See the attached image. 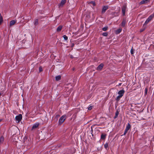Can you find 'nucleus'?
I'll use <instances>...</instances> for the list:
<instances>
[{
	"label": "nucleus",
	"mask_w": 154,
	"mask_h": 154,
	"mask_svg": "<svg viewBox=\"0 0 154 154\" xmlns=\"http://www.w3.org/2000/svg\"><path fill=\"white\" fill-rule=\"evenodd\" d=\"M108 29V26H105L102 28V29L103 31H107Z\"/></svg>",
	"instance_id": "5701e85b"
},
{
	"label": "nucleus",
	"mask_w": 154,
	"mask_h": 154,
	"mask_svg": "<svg viewBox=\"0 0 154 154\" xmlns=\"http://www.w3.org/2000/svg\"><path fill=\"white\" fill-rule=\"evenodd\" d=\"M2 94L0 93V96Z\"/></svg>",
	"instance_id": "ea45409f"
},
{
	"label": "nucleus",
	"mask_w": 154,
	"mask_h": 154,
	"mask_svg": "<svg viewBox=\"0 0 154 154\" xmlns=\"http://www.w3.org/2000/svg\"><path fill=\"white\" fill-rule=\"evenodd\" d=\"M43 70L42 67L41 66H40L39 68V72H41Z\"/></svg>",
	"instance_id": "c756f323"
},
{
	"label": "nucleus",
	"mask_w": 154,
	"mask_h": 154,
	"mask_svg": "<svg viewBox=\"0 0 154 154\" xmlns=\"http://www.w3.org/2000/svg\"><path fill=\"white\" fill-rule=\"evenodd\" d=\"M131 54H134V51L132 48L131 50Z\"/></svg>",
	"instance_id": "473e14b6"
},
{
	"label": "nucleus",
	"mask_w": 154,
	"mask_h": 154,
	"mask_svg": "<svg viewBox=\"0 0 154 154\" xmlns=\"http://www.w3.org/2000/svg\"><path fill=\"white\" fill-rule=\"evenodd\" d=\"M104 66L103 64L102 63H101L97 68V70H101L102 69Z\"/></svg>",
	"instance_id": "0eeeda50"
},
{
	"label": "nucleus",
	"mask_w": 154,
	"mask_h": 154,
	"mask_svg": "<svg viewBox=\"0 0 154 154\" xmlns=\"http://www.w3.org/2000/svg\"><path fill=\"white\" fill-rule=\"evenodd\" d=\"M3 21V19L1 15V14H0V25L2 23Z\"/></svg>",
	"instance_id": "412c9836"
},
{
	"label": "nucleus",
	"mask_w": 154,
	"mask_h": 154,
	"mask_svg": "<svg viewBox=\"0 0 154 154\" xmlns=\"http://www.w3.org/2000/svg\"><path fill=\"white\" fill-rule=\"evenodd\" d=\"M150 21H149V20L146 19V21H145L144 23L143 24V26H145V25H146Z\"/></svg>",
	"instance_id": "a878e982"
},
{
	"label": "nucleus",
	"mask_w": 154,
	"mask_h": 154,
	"mask_svg": "<svg viewBox=\"0 0 154 154\" xmlns=\"http://www.w3.org/2000/svg\"><path fill=\"white\" fill-rule=\"evenodd\" d=\"M39 123L38 122H37L35 123L32 126V130H33L36 129L39 125Z\"/></svg>",
	"instance_id": "423d86ee"
},
{
	"label": "nucleus",
	"mask_w": 154,
	"mask_h": 154,
	"mask_svg": "<svg viewBox=\"0 0 154 154\" xmlns=\"http://www.w3.org/2000/svg\"><path fill=\"white\" fill-rule=\"evenodd\" d=\"M2 121V119H0V122H1Z\"/></svg>",
	"instance_id": "58836bf2"
},
{
	"label": "nucleus",
	"mask_w": 154,
	"mask_h": 154,
	"mask_svg": "<svg viewBox=\"0 0 154 154\" xmlns=\"http://www.w3.org/2000/svg\"><path fill=\"white\" fill-rule=\"evenodd\" d=\"M154 17V12L150 15L147 19V20L150 21Z\"/></svg>",
	"instance_id": "9d476101"
},
{
	"label": "nucleus",
	"mask_w": 154,
	"mask_h": 154,
	"mask_svg": "<svg viewBox=\"0 0 154 154\" xmlns=\"http://www.w3.org/2000/svg\"><path fill=\"white\" fill-rule=\"evenodd\" d=\"M108 6L107 5H105L104 6L103 8L102 11V14H103L105 13L106 11L108 9Z\"/></svg>",
	"instance_id": "39448f33"
},
{
	"label": "nucleus",
	"mask_w": 154,
	"mask_h": 154,
	"mask_svg": "<svg viewBox=\"0 0 154 154\" xmlns=\"http://www.w3.org/2000/svg\"><path fill=\"white\" fill-rule=\"evenodd\" d=\"M144 91H145L144 95H145L147 94V91H148L147 88H145V89Z\"/></svg>",
	"instance_id": "c85d7f7f"
},
{
	"label": "nucleus",
	"mask_w": 154,
	"mask_h": 154,
	"mask_svg": "<svg viewBox=\"0 0 154 154\" xmlns=\"http://www.w3.org/2000/svg\"><path fill=\"white\" fill-rule=\"evenodd\" d=\"M106 135L105 134H102L101 135L100 139L103 140H105L106 138Z\"/></svg>",
	"instance_id": "6e6552de"
},
{
	"label": "nucleus",
	"mask_w": 154,
	"mask_h": 154,
	"mask_svg": "<svg viewBox=\"0 0 154 154\" xmlns=\"http://www.w3.org/2000/svg\"><path fill=\"white\" fill-rule=\"evenodd\" d=\"M66 0H62L60 3L58 4L59 7L60 8L63 7L66 3Z\"/></svg>",
	"instance_id": "20e7f679"
},
{
	"label": "nucleus",
	"mask_w": 154,
	"mask_h": 154,
	"mask_svg": "<svg viewBox=\"0 0 154 154\" xmlns=\"http://www.w3.org/2000/svg\"><path fill=\"white\" fill-rule=\"evenodd\" d=\"M126 23V20L125 19H123L121 23V26L122 27H124L125 26Z\"/></svg>",
	"instance_id": "4468645a"
},
{
	"label": "nucleus",
	"mask_w": 154,
	"mask_h": 154,
	"mask_svg": "<svg viewBox=\"0 0 154 154\" xmlns=\"http://www.w3.org/2000/svg\"><path fill=\"white\" fill-rule=\"evenodd\" d=\"M149 1V0H143L140 2V5L144 4L146 3Z\"/></svg>",
	"instance_id": "ddd939ff"
},
{
	"label": "nucleus",
	"mask_w": 154,
	"mask_h": 154,
	"mask_svg": "<svg viewBox=\"0 0 154 154\" xmlns=\"http://www.w3.org/2000/svg\"><path fill=\"white\" fill-rule=\"evenodd\" d=\"M122 97L121 95H118L116 98V100L117 101H119L120 98Z\"/></svg>",
	"instance_id": "aec40b11"
},
{
	"label": "nucleus",
	"mask_w": 154,
	"mask_h": 154,
	"mask_svg": "<svg viewBox=\"0 0 154 154\" xmlns=\"http://www.w3.org/2000/svg\"><path fill=\"white\" fill-rule=\"evenodd\" d=\"M146 28V26H143V28L140 30V32H143L145 30Z\"/></svg>",
	"instance_id": "393cba45"
},
{
	"label": "nucleus",
	"mask_w": 154,
	"mask_h": 154,
	"mask_svg": "<svg viewBox=\"0 0 154 154\" xmlns=\"http://www.w3.org/2000/svg\"><path fill=\"white\" fill-rule=\"evenodd\" d=\"M60 116V115H56L55 116L56 118H58Z\"/></svg>",
	"instance_id": "f704fd0d"
},
{
	"label": "nucleus",
	"mask_w": 154,
	"mask_h": 154,
	"mask_svg": "<svg viewBox=\"0 0 154 154\" xmlns=\"http://www.w3.org/2000/svg\"><path fill=\"white\" fill-rule=\"evenodd\" d=\"M153 61L154 62V60H150L149 61V62L151 63V62Z\"/></svg>",
	"instance_id": "e433bc0d"
},
{
	"label": "nucleus",
	"mask_w": 154,
	"mask_h": 154,
	"mask_svg": "<svg viewBox=\"0 0 154 154\" xmlns=\"http://www.w3.org/2000/svg\"><path fill=\"white\" fill-rule=\"evenodd\" d=\"M125 91L123 89H122L121 90L119 91L118 92V94L119 95H121V96L122 97L125 93Z\"/></svg>",
	"instance_id": "9b49d317"
},
{
	"label": "nucleus",
	"mask_w": 154,
	"mask_h": 154,
	"mask_svg": "<svg viewBox=\"0 0 154 154\" xmlns=\"http://www.w3.org/2000/svg\"><path fill=\"white\" fill-rule=\"evenodd\" d=\"M131 128V125L129 123H128L125 129L128 131Z\"/></svg>",
	"instance_id": "dca6fc26"
},
{
	"label": "nucleus",
	"mask_w": 154,
	"mask_h": 154,
	"mask_svg": "<svg viewBox=\"0 0 154 154\" xmlns=\"http://www.w3.org/2000/svg\"><path fill=\"white\" fill-rule=\"evenodd\" d=\"M119 114V112L118 111H116L115 113V116L114 117V119L118 117Z\"/></svg>",
	"instance_id": "4be33fe9"
},
{
	"label": "nucleus",
	"mask_w": 154,
	"mask_h": 154,
	"mask_svg": "<svg viewBox=\"0 0 154 154\" xmlns=\"http://www.w3.org/2000/svg\"><path fill=\"white\" fill-rule=\"evenodd\" d=\"M4 140V137L3 136H2L0 137V143H2Z\"/></svg>",
	"instance_id": "a211bd4d"
},
{
	"label": "nucleus",
	"mask_w": 154,
	"mask_h": 154,
	"mask_svg": "<svg viewBox=\"0 0 154 154\" xmlns=\"http://www.w3.org/2000/svg\"><path fill=\"white\" fill-rule=\"evenodd\" d=\"M22 119V116L21 114H19V115L15 117L16 120L18 121V122L20 121Z\"/></svg>",
	"instance_id": "f03ea898"
},
{
	"label": "nucleus",
	"mask_w": 154,
	"mask_h": 154,
	"mask_svg": "<svg viewBox=\"0 0 154 154\" xmlns=\"http://www.w3.org/2000/svg\"><path fill=\"white\" fill-rule=\"evenodd\" d=\"M38 24V19H35L34 21V25L35 26H36Z\"/></svg>",
	"instance_id": "f3484780"
},
{
	"label": "nucleus",
	"mask_w": 154,
	"mask_h": 154,
	"mask_svg": "<svg viewBox=\"0 0 154 154\" xmlns=\"http://www.w3.org/2000/svg\"><path fill=\"white\" fill-rule=\"evenodd\" d=\"M122 28H119L118 29L116 30L115 31L116 34L117 35L119 34L122 32Z\"/></svg>",
	"instance_id": "f8f14e48"
},
{
	"label": "nucleus",
	"mask_w": 154,
	"mask_h": 154,
	"mask_svg": "<svg viewBox=\"0 0 154 154\" xmlns=\"http://www.w3.org/2000/svg\"><path fill=\"white\" fill-rule=\"evenodd\" d=\"M61 78V76L60 75H58V76H56L55 77L56 80L57 81H58L60 80Z\"/></svg>",
	"instance_id": "6ab92c4d"
},
{
	"label": "nucleus",
	"mask_w": 154,
	"mask_h": 154,
	"mask_svg": "<svg viewBox=\"0 0 154 154\" xmlns=\"http://www.w3.org/2000/svg\"><path fill=\"white\" fill-rule=\"evenodd\" d=\"M108 35V33L107 32H103L102 33V35L104 36H106Z\"/></svg>",
	"instance_id": "cd10ccee"
},
{
	"label": "nucleus",
	"mask_w": 154,
	"mask_h": 154,
	"mask_svg": "<svg viewBox=\"0 0 154 154\" xmlns=\"http://www.w3.org/2000/svg\"><path fill=\"white\" fill-rule=\"evenodd\" d=\"M128 131V130H127L126 129H125V130L124 133L123 135H125L127 133Z\"/></svg>",
	"instance_id": "2f4dec72"
},
{
	"label": "nucleus",
	"mask_w": 154,
	"mask_h": 154,
	"mask_svg": "<svg viewBox=\"0 0 154 154\" xmlns=\"http://www.w3.org/2000/svg\"><path fill=\"white\" fill-rule=\"evenodd\" d=\"M121 85V83H119V86H120Z\"/></svg>",
	"instance_id": "4c0bfd02"
},
{
	"label": "nucleus",
	"mask_w": 154,
	"mask_h": 154,
	"mask_svg": "<svg viewBox=\"0 0 154 154\" xmlns=\"http://www.w3.org/2000/svg\"><path fill=\"white\" fill-rule=\"evenodd\" d=\"M66 118V116L65 115L62 116L59 119V123L60 125H61L64 122Z\"/></svg>",
	"instance_id": "f257e3e1"
},
{
	"label": "nucleus",
	"mask_w": 154,
	"mask_h": 154,
	"mask_svg": "<svg viewBox=\"0 0 154 154\" xmlns=\"http://www.w3.org/2000/svg\"><path fill=\"white\" fill-rule=\"evenodd\" d=\"M92 106H90V107H89L88 108V110H91V109H92Z\"/></svg>",
	"instance_id": "72a5a7b5"
},
{
	"label": "nucleus",
	"mask_w": 154,
	"mask_h": 154,
	"mask_svg": "<svg viewBox=\"0 0 154 154\" xmlns=\"http://www.w3.org/2000/svg\"><path fill=\"white\" fill-rule=\"evenodd\" d=\"M63 37L65 40H68V38L66 35H64L63 36Z\"/></svg>",
	"instance_id": "bb28decb"
},
{
	"label": "nucleus",
	"mask_w": 154,
	"mask_h": 154,
	"mask_svg": "<svg viewBox=\"0 0 154 154\" xmlns=\"http://www.w3.org/2000/svg\"><path fill=\"white\" fill-rule=\"evenodd\" d=\"M17 20H11L10 21V26H12L14 25L16 23Z\"/></svg>",
	"instance_id": "1a4fd4ad"
},
{
	"label": "nucleus",
	"mask_w": 154,
	"mask_h": 154,
	"mask_svg": "<svg viewBox=\"0 0 154 154\" xmlns=\"http://www.w3.org/2000/svg\"><path fill=\"white\" fill-rule=\"evenodd\" d=\"M63 26H59L57 28V31L58 32H60L62 29Z\"/></svg>",
	"instance_id": "2eb2a0df"
},
{
	"label": "nucleus",
	"mask_w": 154,
	"mask_h": 154,
	"mask_svg": "<svg viewBox=\"0 0 154 154\" xmlns=\"http://www.w3.org/2000/svg\"><path fill=\"white\" fill-rule=\"evenodd\" d=\"M104 146L106 149L107 150V148L108 146V144L107 143L104 144Z\"/></svg>",
	"instance_id": "b1692460"
},
{
	"label": "nucleus",
	"mask_w": 154,
	"mask_h": 154,
	"mask_svg": "<svg viewBox=\"0 0 154 154\" xmlns=\"http://www.w3.org/2000/svg\"><path fill=\"white\" fill-rule=\"evenodd\" d=\"M91 134H92V137H93L94 136V135L93 134H92V133H93V130H92V129L91 128Z\"/></svg>",
	"instance_id": "c9c22d12"
},
{
	"label": "nucleus",
	"mask_w": 154,
	"mask_h": 154,
	"mask_svg": "<svg viewBox=\"0 0 154 154\" xmlns=\"http://www.w3.org/2000/svg\"><path fill=\"white\" fill-rule=\"evenodd\" d=\"M128 131V130H127L126 129H125V130L124 133L123 135H125L127 133Z\"/></svg>",
	"instance_id": "7c9ffc66"
},
{
	"label": "nucleus",
	"mask_w": 154,
	"mask_h": 154,
	"mask_svg": "<svg viewBox=\"0 0 154 154\" xmlns=\"http://www.w3.org/2000/svg\"><path fill=\"white\" fill-rule=\"evenodd\" d=\"M126 8V6L125 5H123L122 8V15L123 16H125V10Z\"/></svg>",
	"instance_id": "7ed1b4c3"
}]
</instances>
